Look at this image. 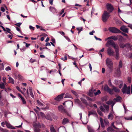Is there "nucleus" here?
<instances>
[{
  "mask_svg": "<svg viewBox=\"0 0 132 132\" xmlns=\"http://www.w3.org/2000/svg\"><path fill=\"white\" fill-rule=\"evenodd\" d=\"M105 45L106 47H108L109 46L111 45L114 47L115 49L116 52L115 57L117 60H118L119 58V51L118 45L116 44L113 40H107Z\"/></svg>",
  "mask_w": 132,
  "mask_h": 132,
  "instance_id": "obj_1",
  "label": "nucleus"
},
{
  "mask_svg": "<svg viewBox=\"0 0 132 132\" xmlns=\"http://www.w3.org/2000/svg\"><path fill=\"white\" fill-rule=\"evenodd\" d=\"M113 88L111 89L107 85H106L104 87V91L108 93L110 95H112L114 94V92L118 93L120 92V90L118 88L114 86H112Z\"/></svg>",
  "mask_w": 132,
  "mask_h": 132,
  "instance_id": "obj_2",
  "label": "nucleus"
},
{
  "mask_svg": "<svg viewBox=\"0 0 132 132\" xmlns=\"http://www.w3.org/2000/svg\"><path fill=\"white\" fill-rule=\"evenodd\" d=\"M110 13L106 11H104L102 16V20L104 22H106L109 18L110 16Z\"/></svg>",
  "mask_w": 132,
  "mask_h": 132,
  "instance_id": "obj_3",
  "label": "nucleus"
},
{
  "mask_svg": "<svg viewBox=\"0 0 132 132\" xmlns=\"http://www.w3.org/2000/svg\"><path fill=\"white\" fill-rule=\"evenodd\" d=\"M106 65L108 68L110 69H112L113 67V63L111 59L108 57L106 61Z\"/></svg>",
  "mask_w": 132,
  "mask_h": 132,
  "instance_id": "obj_4",
  "label": "nucleus"
},
{
  "mask_svg": "<svg viewBox=\"0 0 132 132\" xmlns=\"http://www.w3.org/2000/svg\"><path fill=\"white\" fill-rule=\"evenodd\" d=\"M5 124L7 127L10 129H14L15 128L11 125L8 122L6 121L5 122L3 121L1 123L2 126L3 127H4V125Z\"/></svg>",
  "mask_w": 132,
  "mask_h": 132,
  "instance_id": "obj_5",
  "label": "nucleus"
},
{
  "mask_svg": "<svg viewBox=\"0 0 132 132\" xmlns=\"http://www.w3.org/2000/svg\"><path fill=\"white\" fill-rule=\"evenodd\" d=\"M108 54L110 56H114V52L112 48L110 47H109L108 48L107 51Z\"/></svg>",
  "mask_w": 132,
  "mask_h": 132,
  "instance_id": "obj_6",
  "label": "nucleus"
},
{
  "mask_svg": "<svg viewBox=\"0 0 132 132\" xmlns=\"http://www.w3.org/2000/svg\"><path fill=\"white\" fill-rule=\"evenodd\" d=\"M59 110L62 113H66L68 115H69L66 109H65L62 105L59 106L58 108Z\"/></svg>",
  "mask_w": 132,
  "mask_h": 132,
  "instance_id": "obj_7",
  "label": "nucleus"
},
{
  "mask_svg": "<svg viewBox=\"0 0 132 132\" xmlns=\"http://www.w3.org/2000/svg\"><path fill=\"white\" fill-rule=\"evenodd\" d=\"M109 30L110 32L115 33H118L121 32L119 29L115 27H110L109 28Z\"/></svg>",
  "mask_w": 132,
  "mask_h": 132,
  "instance_id": "obj_8",
  "label": "nucleus"
},
{
  "mask_svg": "<svg viewBox=\"0 0 132 132\" xmlns=\"http://www.w3.org/2000/svg\"><path fill=\"white\" fill-rule=\"evenodd\" d=\"M28 91L30 92V94L31 96L33 98H34V96L32 93V88L31 87H29L28 89H27V94L28 96L29 95Z\"/></svg>",
  "mask_w": 132,
  "mask_h": 132,
  "instance_id": "obj_9",
  "label": "nucleus"
},
{
  "mask_svg": "<svg viewBox=\"0 0 132 132\" xmlns=\"http://www.w3.org/2000/svg\"><path fill=\"white\" fill-rule=\"evenodd\" d=\"M106 7L107 9L110 13L112 12L114 10V9L113 6L110 4H107L106 5Z\"/></svg>",
  "mask_w": 132,
  "mask_h": 132,
  "instance_id": "obj_10",
  "label": "nucleus"
},
{
  "mask_svg": "<svg viewBox=\"0 0 132 132\" xmlns=\"http://www.w3.org/2000/svg\"><path fill=\"white\" fill-rule=\"evenodd\" d=\"M64 93H62L60 95H59L55 98V100L56 101L58 102L60 101L61 99L63 98V96L64 95Z\"/></svg>",
  "mask_w": 132,
  "mask_h": 132,
  "instance_id": "obj_11",
  "label": "nucleus"
},
{
  "mask_svg": "<svg viewBox=\"0 0 132 132\" xmlns=\"http://www.w3.org/2000/svg\"><path fill=\"white\" fill-rule=\"evenodd\" d=\"M120 29L125 32L128 33V29L126 26H123L121 27L120 28Z\"/></svg>",
  "mask_w": 132,
  "mask_h": 132,
  "instance_id": "obj_12",
  "label": "nucleus"
},
{
  "mask_svg": "<svg viewBox=\"0 0 132 132\" xmlns=\"http://www.w3.org/2000/svg\"><path fill=\"white\" fill-rule=\"evenodd\" d=\"M15 78L20 80L21 81L24 80L23 78L21 75H15Z\"/></svg>",
  "mask_w": 132,
  "mask_h": 132,
  "instance_id": "obj_13",
  "label": "nucleus"
},
{
  "mask_svg": "<svg viewBox=\"0 0 132 132\" xmlns=\"http://www.w3.org/2000/svg\"><path fill=\"white\" fill-rule=\"evenodd\" d=\"M130 86H128V88H126L125 89V93H123V94H130Z\"/></svg>",
  "mask_w": 132,
  "mask_h": 132,
  "instance_id": "obj_14",
  "label": "nucleus"
},
{
  "mask_svg": "<svg viewBox=\"0 0 132 132\" xmlns=\"http://www.w3.org/2000/svg\"><path fill=\"white\" fill-rule=\"evenodd\" d=\"M94 115L96 117L97 116V114L96 112L94 111H89L88 112V116L89 117L91 115Z\"/></svg>",
  "mask_w": 132,
  "mask_h": 132,
  "instance_id": "obj_15",
  "label": "nucleus"
},
{
  "mask_svg": "<svg viewBox=\"0 0 132 132\" xmlns=\"http://www.w3.org/2000/svg\"><path fill=\"white\" fill-rule=\"evenodd\" d=\"M69 122V120L67 118H64L63 120L62 124L64 125L67 123Z\"/></svg>",
  "mask_w": 132,
  "mask_h": 132,
  "instance_id": "obj_16",
  "label": "nucleus"
},
{
  "mask_svg": "<svg viewBox=\"0 0 132 132\" xmlns=\"http://www.w3.org/2000/svg\"><path fill=\"white\" fill-rule=\"evenodd\" d=\"M121 99V98L120 96H118L116 98H114L113 100L116 101L117 102H120Z\"/></svg>",
  "mask_w": 132,
  "mask_h": 132,
  "instance_id": "obj_17",
  "label": "nucleus"
},
{
  "mask_svg": "<svg viewBox=\"0 0 132 132\" xmlns=\"http://www.w3.org/2000/svg\"><path fill=\"white\" fill-rule=\"evenodd\" d=\"M87 128L88 132H94L93 129L89 126H88Z\"/></svg>",
  "mask_w": 132,
  "mask_h": 132,
  "instance_id": "obj_18",
  "label": "nucleus"
},
{
  "mask_svg": "<svg viewBox=\"0 0 132 132\" xmlns=\"http://www.w3.org/2000/svg\"><path fill=\"white\" fill-rule=\"evenodd\" d=\"M81 100L82 102L86 105H88V104L87 101L83 98H81Z\"/></svg>",
  "mask_w": 132,
  "mask_h": 132,
  "instance_id": "obj_19",
  "label": "nucleus"
},
{
  "mask_svg": "<svg viewBox=\"0 0 132 132\" xmlns=\"http://www.w3.org/2000/svg\"><path fill=\"white\" fill-rule=\"evenodd\" d=\"M108 132H114V130L111 127H109L107 129Z\"/></svg>",
  "mask_w": 132,
  "mask_h": 132,
  "instance_id": "obj_20",
  "label": "nucleus"
},
{
  "mask_svg": "<svg viewBox=\"0 0 132 132\" xmlns=\"http://www.w3.org/2000/svg\"><path fill=\"white\" fill-rule=\"evenodd\" d=\"M126 88H128V87H127L126 84H124V86L121 89V91L122 93H125V89Z\"/></svg>",
  "mask_w": 132,
  "mask_h": 132,
  "instance_id": "obj_21",
  "label": "nucleus"
},
{
  "mask_svg": "<svg viewBox=\"0 0 132 132\" xmlns=\"http://www.w3.org/2000/svg\"><path fill=\"white\" fill-rule=\"evenodd\" d=\"M75 102L76 103H77L80 106H81V103L80 101L78 99H75Z\"/></svg>",
  "mask_w": 132,
  "mask_h": 132,
  "instance_id": "obj_22",
  "label": "nucleus"
},
{
  "mask_svg": "<svg viewBox=\"0 0 132 132\" xmlns=\"http://www.w3.org/2000/svg\"><path fill=\"white\" fill-rule=\"evenodd\" d=\"M113 118V116L112 113H110L108 116V118L109 119H111V120H112Z\"/></svg>",
  "mask_w": 132,
  "mask_h": 132,
  "instance_id": "obj_23",
  "label": "nucleus"
},
{
  "mask_svg": "<svg viewBox=\"0 0 132 132\" xmlns=\"http://www.w3.org/2000/svg\"><path fill=\"white\" fill-rule=\"evenodd\" d=\"M9 79L10 81V83H11L13 84H14V80L12 78L10 77H9Z\"/></svg>",
  "mask_w": 132,
  "mask_h": 132,
  "instance_id": "obj_24",
  "label": "nucleus"
},
{
  "mask_svg": "<svg viewBox=\"0 0 132 132\" xmlns=\"http://www.w3.org/2000/svg\"><path fill=\"white\" fill-rule=\"evenodd\" d=\"M50 131L51 132H56L55 130L53 125H51V126Z\"/></svg>",
  "mask_w": 132,
  "mask_h": 132,
  "instance_id": "obj_25",
  "label": "nucleus"
},
{
  "mask_svg": "<svg viewBox=\"0 0 132 132\" xmlns=\"http://www.w3.org/2000/svg\"><path fill=\"white\" fill-rule=\"evenodd\" d=\"M72 97L71 96L70 94L69 93H66L65 95L64 98H71Z\"/></svg>",
  "mask_w": 132,
  "mask_h": 132,
  "instance_id": "obj_26",
  "label": "nucleus"
},
{
  "mask_svg": "<svg viewBox=\"0 0 132 132\" xmlns=\"http://www.w3.org/2000/svg\"><path fill=\"white\" fill-rule=\"evenodd\" d=\"M35 132H39L40 131V129L38 128L35 127L34 129Z\"/></svg>",
  "mask_w": 132,
  "mask_h": 132,
  "instance_id": "obj_27",
  "label": "nucleus"
},
{
  "mask_svg": "<svg viewBox=\"0 0 132 132\" xmlns=\"http://www.w3.org/2000/svg\"><path fill=\"white\" fill-rule=\"evenodd\" d=\"M37 101L39 105L42 106L44 105V104L42 103L39 100H37Z\"/></svg>",
  "mask_w": 132,
  "mask_h": 132,
  "instance_id": "obj_28",
  "label": "nucleus"
},
{
  "mask_svg": "<svg viewBox=\"0 0 132 132\" xmlns=\"http://www.w3.org/2000/svg\"><path fill=\"white\" fill-rule=\"evenodd\" d=\"M5 85L3 83L2 84L0 83V88L1 89H4L5 88Z\"/></svg>",
  "mask_w": 132,
  "mask_h": 132,
  "instance_id": "obj_29",
  "label": "nucleus"
},
{
  "mask_svg": "<svg viewBox=\"0 0 132 132\" xmlns=\"http://www.w3.org/2000/svg\"><path fill=\"white\" fill-rule=\"evenodd\" d=\"M69 104H70V109H71L73 106V103L71 101H70L69 103Z\"/></svg>",
  "mask_w": 132,
  "mask_h": 132,
  "instance_id": "obj_30",
  "label": "nucleus"
},
{
  "mask_svg": "<svg viewBox=\"0 0 132 132\" xmlns=\"http://www.w3.org/2000/svg\"><path fill=\"white\" fill-rule=\"evenodd\" d=\"M122 66V61H120L119 64V68H121Z\"/></svg>",
  "mask_w": 132,
  "mask_h": 132,
  "instance_id": "obj_31",
  "label": "nucleus"
},
{
  "mask_svg": "<svg viewBox=\"0 0 132 132\" xmlns=\"http://www.w3.org/2000/svg\"><path fill=\"white\" fill-rule=\"evenodd\" d=\"M125 119L127 120H132V116L128 117H126L125 118Z\"/></svg>",
  "mask_w": 132,
  "mask_h": 132,
  "instance_id": "obj_32",
  "label": "nucleus"
},
{
  "mask_svg": "<svg viewBox=\"0 0 132 132\" xmlns=\"http://www.w3.org/2000/svg\"><path fill=\"white\" fill-rule=\"evenodd\" d=\"M71 92L74 95L76 96H78V94L76 92L73 90H71Z\"/></svg>",
  "mask_w": 132,
  "mask_h": 132,
  "instance_id": "obj_33",
  "label": "nucleus"
},
{
  "mask_svg": "<svg viewBox=\"0 0 132 132\" xmlns=\"http://www.w3.org/2000/svg\"><path fill=\"white\" fill-rule=\"evenodd\" d=\"M101 93L100 91V90H98L97 91L94 93L95 96H96L99 94H100Z\"/></svg>",
  "mask_w": 132,
  "mask_h": 132,
  "instance_id": "obj_34",
  "label": "nucleus"
},
{
  "mask_svg": "<svg viewBox=\"0 0 132 132\" xmlns=\"http://www.w3.org/2000/svg\"><path fill=\"white\" fill-rule=\"evenodd\" d=\"M119 81L120 82V84L119 87V88H121L123 86V82L122 81Z\"/></svg>",
  "mask_w": 132,
  "mask_h": 132,
  "instance_id": "obj_35",
  "label": "nucleus"
},
{
  "mask_svg": "<svg viewBox=\"0 0 132 132\" xmlns=\"http://www.w3.org/2000/svg\"><path fill=\"white\" fill-rule=\"evenodd\" d=\"M50 10L52 12L56 11L55 9L53 7H51L50 8Z\"/></svg>",
  "mask_w": 132,
  "mask_h": 132,
  "instance_id": "obj_36",
  "label": "nucleus"
},
{
  "mask_svg": "<svg viewBox=\"0 0 132 132\" xmlns=\"http://www.w3.org/2000/svg\"><path fill=\"white\" fill-rule=\"evenodd\" d=\"M104 122L105 124V125H108L109 124V122L106 119H104Z\"/></svg>",
  "mask_w": 132,
  "mask_h": 132,
  "instance_id": "obj_37",
  "label": "nucleus"
},
{
  "mask_svg": "<svg viewBox=\"0 0 132 132\" xmlns=\"http://www.w3.org/2000/svg\"><path fill=\"white\" fill-rule=\"evenodd\" d=\"M100 109L102 111L104 112L105 110L104 108L102 106H101L100 107Z\"/></svg>",
  "mask_w": 132,
  "mask_h": 132,
  "instance_id": "obj_38",
  "label": "nucleus"
},
{
  "mask_svg": "<svg viewBox=\"0 0 132 132\" xmlns=\"http://www.w3.org/2000/svg\"><path fill=\"white\" fill-rule=\"evenodd\" d=\"M21 100L22 101L23 104H26V102L24 98H22V99H21Z\"/></svg>",
  "mask_w": 132,
  "mask_h": 132,
  "instance_id": "obj_39",
  "label": "nucleus"
},
{
  "mask_svg": "<svg viewBox=\"0 0 132 132\" xmlns=\"http://www.w3.org/2000/svg\"><path fill=\"white\" fill-rule=\"evenodd\" d=\"M110 37V39H112L115 40H116L117 39V37L114 36Z\"/></svg>",
  "mask_w": 132,
  "mask_h": 132,
  "instance_id": "obj_40",
  "label": "nucleus"
},
{
  "mask_svg": "<svg viewBox=\"0 0 132 132\" xmlns=\"http://www.w3.org/2000/svg\"><path fill=\"white\" fill-rule=\"evenodd\" d=\"M120 68H118L116 69V71L117 72V73H120Z\"/></svg>",
  "mask_w": 132,
  "mask_h": 132,
  "instance_id": "obj_41",
  "label": "nucleus"
},
{
  "mask_svg": "<svg viewBox=\"0 0 132 132\" xmlns=\"http://www.w3.org/2000/svg\"><path fill=\"white\" fill-rule=\"evenodd\" d=\"M116 123L117 125L121 124L122 126V124L121 121H117L116 122Z\"/></svg>",
  "mask_w": 132,
  "mask_h": 132,
  "instance_id": "obj_42",
  "label": "nucleus"
},
{
  "mask_svg": "<svg viewBox=\"0 0 132 132\" xmlns=\"http://www.w3.org/2000/svg\"><path fill=\"white\" fill-rule=\"evenodd\" d=\"M111 126H113L114 128L117 129H119L116 127L114 125V122H112L111 123Z\"/></svg>",
  "mask_w": 132,
  "mask_h": 132,
  "instance_id": "obj_43",
  "label": "nucleus"
},
{
  "mask_svg": "<svg viewBox=\"0 0 132 132\" xmlns=\"http://www.w3.org/2000/svg\"><path fill=\"white\" fill-rule=\"evenodd\" d=\"M115 103L116 102L114 101V100L113 101H112V104H112V109H113V106L115 104Z\"/></svg>",
  "mask_w": 132,
  "mask_h": 132,
  "instance_id": "obj_44",
  "label": "nucleus"
},
{
  "mask_svg": "<svg viewBox=\"0 0 132 132\" xmlns=\"http://www.w3.org/2000/svg\"><path fill=\"white\" fill-rule=\"evenodd\" d=\"M16 88L19 91L21 92V93H22L21 90L20 89V88L18 86H16Z\"/></svg>",
  "mask_w": 132,
  "mask_h": 132,
  "instance_id": "obj_45",
  "label": "nucleus"
},
{
  "mask_svg": "<svg viewBox=\"0 0 132 132\" xmlns=\"http://www.w3.org/2000/svg\"><path fill=\"white\" fill-rule=\"evenodd\" d=\"M61 59L63 61H65L67 60V57L66 56H65L64 57H62Z\"/></svg>",
  "mask_w": 132,
  "mask_h": 132,
  "instance_id": "obj_46",
  "label": "nucleus"
},
{
  "mask_svg": "<svg viewBox=\"0 0 132 132\" xmlns=\"http://www.w3.org/2000/svg\"><path fill=\"white\" fill-rule=\"evenodd\" d=\"M97 112L101 116H103V113L100 110L97 111Z\"/></svg>",
  "mask_w": 132,
  "mask_h": 132,
  "instance_id": "obj_47",
  "label": "nucleus"
},
{
  "mask_svg": "<svg viewBox=\"0 0 132 132\" xmlns=\"http://www.w3.org/2000/svg\"><path fill=\"white\" fill-rule=\"evenodd\" d=\"M120 46L121 48H123L126 46V45L124 44H122L120 45Z\"/></svg>",
  "mask_w": 132,
  "mask_h": 132,
  "instance_id": "obj_48",
  "label": "nucleus"
},
{
  "mask_svg": "<svg viewBox=\"0 0 132 132\" xmlns=\"http://www.w3.org/2000/svg\"><path fill=\"white\" fill-rule=\"evenodd\" d=\"M104 107L106 110H108L109 109V106L107 105H104Z\"/></svg>",
  "mask_w": 132,
  "mask_h": 132,
  "instance_id": "obj_49",
  "label": "nucleus"
},
{
  "mask_svg": "<svg viewBox=\"0 0 132 132\" xmlns=\"http://www.w3.org/2000/svg\"><path fill=\"white\" fill-rule=\"evenodd\" d=\"M77 29L79 31H81L82 30V27L78 28H77Z\"/></svg>",
  "mask_w": 132,
  "mask_h": 132,
  "instance_id": "obj_50",
  "label": "nucleus"
},
{
  "mask_svg": "<svg viewBox=\"0 0 132 132\" xmlns=\"http://www.w3.org/2000/svg\"><path fill=\"white\" fill-rule=\"evenodd\" d=\"M94 37L96 40H98L100 41L102 40V39H101L97 37L96 36H94Z\"/></svg>",
  "mask_w": 132,
  "mask_h": 132,
  "instance_id": "obj_51",
  "label": "nucleus"
},
{
  "mask_svg": "<svg viewBox=\"0 0 132 132\" xmlns=\"http://www.w3.org/2000/svg\"><path fill=\"white\" fill-rule=\"evenodd\" d=\"M4 65L3 63L0 66V69L2 70L3 69Z\"/></svg>",
  "mask_w": 132,
  "mask_h": 132,
  "instance_id": "obj_52",
  "label": "nucleus"
},
{
  "mask_svg": "<svg viewBox=\"0 0 132 132\" xmlns=\"http://www.w3.org/2000/svg\"><path fill=\"white\" fill-rule=\"evenodd\" d=\"M1 11L3 12H4L5 11V9L3 7H1Z\"/></svg>",
  "mask_w": 132,
  "mask_h": 132,
  "instance_id": "obj_53",
  "label": "nucleus"
},
{
  "mask_svg": "<svg viewBox=\"0 0 132 132\" xmlns=\"http://www.w3.org/2000/svg\"><path fill=\"white\" fill-rule=\"evenodd\" d=\"M36 61V60L35 59H31L30 60V62H31V63H32L33 62H35Z\"/></svg>",
  "mask_w": 132,
  "mask_h": 132,
  "instance_id": "obj_54",
  "label": "nucleus"
},
{
  "mask_svg": "<svg viewBox=\"0 0 132 132\" xmlns=\"http://www.w3.org/2000/svg\"><path fill=\"white\" fill-rule=\"evenodd\" d=\"M112 101H109L106 102V104H112Z\"/></svg>",
  "mask_w": 132,
  "mask_h": 132,
  "instance_id": "obj_55",
  "label": "nucleus"
},
{
  "mask_svg": "<svg viewBox=\"0 0 132 132\" xmlns=\"http://www.w3.org/2000/svg\"><path fill=\"white\" fill-rule=\"evenodd\" d=\"M5 70L6 71H8L9 70H11V68L10 67L8 66L6 68Z\"/></svg>",
  "mask_w": 132,
  "mask_h": 132,
  "instance_id": "obj_56",
  "label": "nucleus"
},
{
  "mask_svg": "<svg viewBox=\"0 0 132 132\" xmlns=\"http://www.w3.org/2000/svg\"><path fill=\"white\" fill-rule=\"evenodd\" d=\"M21 24V23H17L16 24H15V25L17 26H18L19 27H20V26Z\"/></svg>",
  "mask_w": 132,
  "mask_h": 132,
  "instance_id": "obj_57",
  "label": "nucleus"
},
{
  "mask_svg": "<svg viewBox=\"0 0 132 132\" xmlns=\"http://www.w3.org/2000/svg\"><path fill=\"white\" fill-rule=\"evenodd\" d=\"M21 51L23 52L25 51L26 48L25 47H23L22 48H20Z\"/></svg>",
  "mask_w": 132,
  "mask_h": 132,
  "instance_id": "obj_58",
  "label": "nucleus"
},
{
  "mask_svg": "<svg viewBox=\"0 0 132 132\" xmlns=\"http://www.w3.org/2000/svg\"><path fill=\"white\" fill-rule=\"evenodd\" d=\"M108 84L110 86H112V84L110 80H109L108 81Z\"/></svg>",
  "mask_w": 132,
  "mask_h": 132,
  "instance_id": "obj_59",
  "label": "nucleus"
},
{
  "mask_svg": "<svg viewBox=\"0 0 132 132\" xmlns=\"http://www.w3.org/2000/svg\"><path fill=\"white\" fill-rule=\"evenodd\" d=\"M101 127L103 128H105V126L103 123H101Z\"/></svg>",
  "mask_w": 132,
  "mask_h": 132,
  "instance_id": "obj_60",
  "label": "nucleus"
},
{
  "mask_svg": "<svg viewBox=\"0 0 132 132\" xmlns=\"http://www.w3.org/2000/svg\"><path fill=\"white\" fill-rule=\"evenodd\" d=\"M64 37L68 42L70 41V40L68 37L67 36H64Z\"/></svg>",
  "mask_w": 132,
  "mask_h": 132,
  "instance_id": "obj_61",
  "label": "nucleus"
},
{
  "mask_svg": "<svg viewBox=\"0 0 132 132\" xmlns=\"http://www.w3.org/2000/svg\"><path fill=\"white\" fill-rule=\"evenodd\" d=\"M95 31L94 30H93L91 32H90L89 33V34L90 35H93V33H94Z\"/></svg>",
  "mask_w": 132,
  "mask_h": 132,
  "instance_id": "obj_62",
  "label": "nucleus"
},
{
  "mask_svg": "<svg viewBox=\"0 0 132 132\" xmlns=\"http://www.w3.org/2000/svg\"><path fill=\"white\" fill-rule=\"evenodd\" d=\"M6 29L7 30V32L9 33L10 34H11V33L10 32L11 31V30L10 29L8 28H6Z\"/></svg>",
  "mask_w": 132,
  "mask_h": 132,
  "instance_id": "obj_63",
  "label": "nucleus"
},
{
  "mask_svg": "<svg viewBox=\"0 0 132 132\" xmlns=\"http://www.w3.org/2000/svg\"><path fill=\"white\" fill-rule=\"evenodd\" d=\"M53 0H49V3H50V4L52 5H53Z\"/></svg>",
  "mask_w": 132,
  "mask_h": 132,
  "instance_id": "obj_64",
  "label": "nucleus"
}]
</instances>
